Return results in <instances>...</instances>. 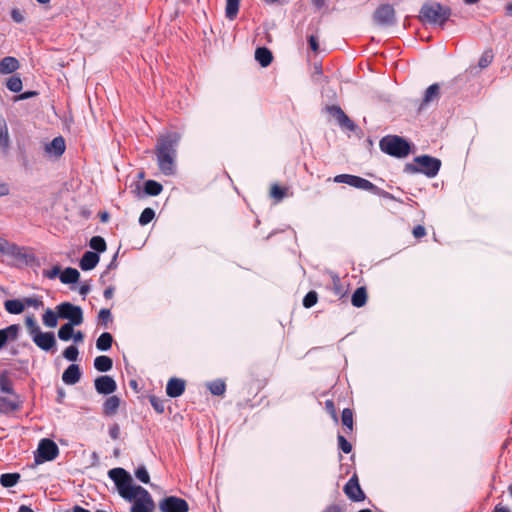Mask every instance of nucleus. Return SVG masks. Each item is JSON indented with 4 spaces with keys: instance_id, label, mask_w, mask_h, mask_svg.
Returning a JSON list of instances; mask_svg holds the SVG:
<instances>
[{
    "instance_id": "nucleus-1",
    "label": "nucleus",
    "mask_w": 512,
    "mask_h": 512,
    "mask_svg": "<svg viewBox=\"0 0 512 512\" xmlns=\"http://www.w3.org/2000/svg\"><path fill=\"white\" fill-rule=\"evenodd\" d=\"M181 140L178 132H169L160 135L155 146L157 164L160 171L171 176L176 172L177 147Z\"/></svg>"
},
{
    "instance_id": "nucleus-2",
    "label": "nucleus",
    "mask_w": 512,
    "mask_h": 512,
    "mask_svg": "<svg viewBox=\"0 0 512 512\" xmlns=\"http://www.w3.org/2000/svg\"><path fill=\"white\" fill-rule=\"evenodd\" d=\"M108 477L113 481L120 497L128 502L135 498L137 489L142 488V486L134 484L131 474L122 467L110 469Z\"/></svg>"
},
{
    "instance_id": "nucleus-3",
    "label": "nucleus",
    "mask_w": 512,
    "mask_h": 512,
    "mask_svg": "<svg viewBox=\"0 0 512 512\" xmlns=\"http://www.w3.org/2000/svg\"><path fill=\"white\" fill-rule=\"evenodd\" d=\"M451 9L437 2L424 3L420 9L419 18L424 23L444 27L451 16Z\"/></svg>"
},
{
    "instance_id": "nucleus-4",
    "label": "nucleus",
    "mask_w": 512,
    "mask_h": 512,
    "mask_svg": "<svg viewBox=\"0 0 512 512\" xmlns=\"http://www.w3.org/2000/svg\"><path fill=\"white\" fill-rule=\"evenodd\" d=\"M441 167V161L438 158L429 155H421L414 158V163H407L404 171L407 173H422L427 177H435Z\"/></svg>"
},
{
    "instance_id": "nucleus-5",
    "label": "nucleus",
    "mask_w": 512,
    "mask_h": 512,
    "mask_svg": "<svg viewBox=\"0 0 512 512\" xmlns=\"http://www.w3.org/2000/svg\"><path fill=\"white\" fill-rule=\"evenodd\" d=\"M333 181L335 183H344L360 190L369 191L374 195L382 196L384 198H392L390 193L382 190L369 180L360 176L351 174H339L334 177Z\"/></svg>"
},
{
    "instance_id": "nucleus-6",
    "label": "nucleus",
    "mask_w": 512,
    "mask_h": 512,
    "mask_svg": "<svg viewBox=\"0 0 512 512\" xmlns=\"http://www.w3.org/2000/svg\"><path fill=\"white\" fill-rule=\"evenodd\" d=\"M379 147L384 153L396 158H404L410 153L409 142L397 135L383 137L379 142Z\"/></svg>"
},
{
    "instance_id": "nucleus-7",
    "label": "nucleus",
    "mask_w": 512,
    "mask_h": 512,
    "mask_svg": "<svg viewBox=\"0 0 512 512\" xmlns=\"http://www.w3.org/2000/svg\"><path fill=\"white\" fill-rule=\"evenodd\" d=\"M58 315L61 319L68 320L67 323L81 325L83 323V310L80 306L70 302H62L56 306Z\"/></svg>"
},
{
    "instance_id": "nucleus-8",
    "label": "nucleus",
    "mask_w": 512,
    "mask_h": 512,
    "mask_svg": "<svg viewBox=\"0 0 512 512\" xmlns=\"http://www.w3.org/2000/svg\"><path fill=\"white\" fill-rule=\"evenodd\" d=\"M59 454V448L56 443L48 438L40 440L37 451L35 452V462L37 464L52 461Z\"/></svg>"
},
{
    "instance_id": "nucleus-9",
    "label": "nucleus",
    "mask_w": 512,
    "mask_h": 512,
    "mask_svg": "<svg viewBox=\"0 0 512 512\" xmlns=\"http://www.w3.org/2000/svg\"><path fill=\"white\" fill-rule=\"evenodd\" d=\"M131 502L130 512H153L155 509V503L151 494L143 487L137 489L135 498Z\"/></svg>"
},
{
    "instance_id": "nucleus-10",
    "label": "nucleus",
    "mask_w": 512,
    "mask_h": 512,
    "mask_svg": "<svg viewBox=\"0 0 512 512\" xmlns=\"http://www.w3.org/2000/svg\"><path fill=\"white\" fill-rule=\"evenodd\" d=\"M159 510L161 512H188L189 505L182 498L167 496L159 502Z\"/></svg>"
},
{
    "instance_id": "nucleus-11",
    "label": "nucleus",
    "mask_w": 512,
    "mask_h": 512,
    "mask_svg": "<svg viewBox=\"0 0 512 512\" xmlns=\"http://www.w3.org/2000/svg\"><path fill=\"white\" fill-rule=\"evenodd\" d=\"M34 344L43 351L54 352L56 347V338L53 332L39 331L32 337Z\"/></svg>"
},
{
    "instance_id": "nucleus-12",
    "label": "nucleus",
    "mask_w": 512,
    "mask_h": 512,
    "mask_svg": "<svg viewBox=\"0 0 512 512\" xmlns=\"http://www.w3.org/2000/svg\"><path fill=\"white\" fill-rule=\"evenodd\" d=\"M374 20L381 26H391L395 23V10L389 5H381L374 13Z\"/></svg>"
},
{
    "instance_id": "nucleus-13",
    "label": "nucleus",
    "mask_w": 512,
    "mask_h": 512,
    "mask_svg": "<svg viewBox=\"0 0 512 512\" xmlns=\"http://www.w3.org/2000/svg\"><path fill=\"white\" fill-rule=\"evenodd\" d=\"M344 492L347 497L354 502H360L365 499V494L359 485L356 475L352 476L345 484Z\"/></svg>"
},
{
    "instance_id": "nucleus-14",
    "label": "nucleus",
    "mask_w": 512,
    "mask_h": 512,
    "mask_svg": "<svg viewBox=\"0 0 512 512\" xmlns=\"http://www.w3.org/2000/svg\"><path fill=\"white\" fill-rule=\"evenodd\" d=\"M94 386L99 394L109 395L116 391L117 384L115 380L108 375L99 376L94 381Z\"/></svg>"
},
{
    "instance_id": "nucleus-15",
    "label": "nucleus",
    "mask_w": 512,
    "mask_h": 512,
    "mask_svg": "<svg viewBox=\"0 0 512 512\" xmlns=\"http://www.w3.org/2000/svg\"><path fill=\"white\" fill-rule=\"evenodd\" d=\"M20 326L12 324L6 328L0 329V349H2L9 341H15L18 338Z\"/></svg>"
},
{
    "instance_id": "nucleus-16",
    "label": "nucleus",
    "mask_w": 512,
    "mask_h": 512,
    "mask_svg": "<svg viewBox=\"0 0 512 512\" xmlns=\"http://www.w3.org/2000/svg\"><path fill=\"white\" fill-rule=\"evenodd\" d=\"M440 98V85L438 83H434L430 85L424 93V97L419 106V110L424 109L431 103L437 101Z\"/></svg>"
},
{
    "instance_id": "nucleus-17",
    "label": "nucleus",
    "mask_w": 512,
    "mask_h": 512,
    "mask_svg": "<svg viewBox=\"0 0 512 512\" xmlns=\"http://www.w3.org/2000/svg\"><path fill=\"white\" fill-rule=\"evenodd\" d=\"M10 136L5 118L0 114V150L3 155L10 151Z\"/></svg>"
},
{
    "instance_id": "nucleus-18",
    "label": "nucleus",
    "mask_w": 512,
    "mask_h": 512,
    "mask_svg": "<svg viewBox=\"0 0 512 512\" xmlns=\"http://www.w3.org/2000/svg\"><path fill=\"white\" fill-rule=\"evenodd\" d=\"M81 378V370L79 365H69L62 374V381L67 385H74L79 382Z\"/></svg>"
},
{
    "instance_id": "nucleus-19",
    "label": "nucleus",
    "mask_w": 512,
    "mask_h": 512,
    "mask_svg": "<svg viewBox=\"0 0 512 512\" xmlns=\"http://www.w3.org/2000/svg\"><path fill=\"white\" fill-rule=\"evenodd\" d=\"M185 391V381L180 378H171L166 386V393L171 398L181 396Z\"/></svg>"
},
{
    "instance_id": "nucleus-20",
    "label": "nucleus",
    "mask_w": 512,
    "mask_h": 512,
    "mask_svg": "<svg viewBox=\"0 0 512 512\" xmlns=\"http://www.w3.org/2000/svg\"><path fill=\"white\" fill-rule=\"evenodd\" d=\"M99 260L100 257L98 253L93 251H86L80 259L79 266L83 271H90L97 266Z\"/></svg>"
},
{
    "instance_id": "nucleus-21",
    "label": "nucleus",
    "mask_w": 512,
    "mask_h": 512,
    "mask_svg": "<svg viewBox=\"0 0 512 512\" xmlns=\"http://www.w3.org/2000/svg\"><path fill=\"white\" fill-rule=\"evenodd\" d=\"M65 141L64 138L59 136L55 137L50 143L46 144L45 152L60 157L65 152Z\"/></svg>"
},
{
    "instance_id": "nucleus-22",
    "label": "nucleus",
    "mask_w": 512,
    "mask_h": 512,
    "mask_svg": "<svg viewBox=\"0 0 512 512\" xmlns=\"http://www.w3.org/2000/svg\"><path fill=\"white\" fill-rule=\"evenodd\" d=\"M20 67L19 61L12 56H6L0 60V74H12Z\"/></svg>"
},
{
    "instance_id": "nucleus-23",
    "label": "nucleus",
    "mask_w": 512,
    "mask_h": 512,
    "mask_svg": "<svg viewBox=\"0 0 512 512\" xmlns=\"http://www.w3.org/2000/svg\"><path fill=\"white\" fill-rule=\"evenodd\" d=\"M120 398L116 395L108 397L103 403V414L113 416L117 413L120 406Z\"/></svg>"
},
{
    "instance_id": "nucleus-24",
    "label": "nucleus",
    "mask_w": 512,
    "mask_h": 512,
    "mask_svg": "<svg viewBox=\"0 0 512 512\" xmlns=\"http://www.w3.org/2000/svg\"><path fill=\"white\" fill-rule=\"evenodd\" d=\"M255 59L262 67H267L273 60L272 52L266 47H258L255 51Z\"/></svg>"
},
{
    "instance_id": "nucleus-25",
    "label": "nucleus",
    "mask_w": 512,
    "mask_h": 512,
    "mask_svg": "<svg viewBox=\"0 0 512 512\" xmlns=\"http://www.w3.org/2000/svg\"><path fill=\"white\" fill-rule=\"evenodd\" d=\"M79 277L80 273L78 272V270L72 267H67L66 269H64V271L61 272L59 276L60 281L63 284H74L79 280Z\"/></svg>"
},
{
    "instance_id": "nucleus-26",
    "label": "nucleus",
    "mask_w": 512,
    "mask_h": 512,
    "mask_svg": "<svg viewBox=\"0 0 512 512\" xmlns=\"http://www.w3.org/2000/svg\"><path fill=\"white\" fill-rule=\"evenodd\" d=\"M94 367L99 372L110 371L113 367V360L106 355L97 356L94 359Z\"/></svg>"
},
{
    "instance_id": "nucleus-27",
    "label": "nucleus",
    "mask_w": 512,
    "mask_h": 512,
    "mask_svg": "<svg viewBox=\"0 0 512 512\" xmlns=\"http://www.w3.org/2000/svg\"><path fill=\"white\" fill-rule=\"evenodd\" d=\"M0 391L5 394H15L13 383L9 378V372L7 370L0 372Z\"/></svg>"
},
{
    "instance_id": "nucleus-28",
    "label": "nucleus",
    "mask_w": 512,
    "mask_h": 512,
    "mask_svg": "<svg viewBox=\"0 0 512 512\" xmlns=\"http://www.w3.org/2000/svg\"><path fill=\"white\" fill-rule=\"evenodd\" d=\"M367 302V291L365 287L357 288L352 294L351 303L354 307H363Z\"/></svg>"
},
{
    "instance_id": "nucleus-29",
    "label": "nucleus",
    "mask_w": 512,
    "mask_h": 512,
    "mask_svg": "<svg viewBox=\"0 0 512 512\" xmlns=\"http://www.w3.org/2000/svg\"><path fill=\"white\" fill-rule=\"evenodd\" d=\"M4 307L8 313L15 315L21 314L25 309L24 301L18 299L6 300Z\"/></svg>"
},
{
    "instance_id": "nucleus-30",
    "label": "nucleus",
    "mask_w": 512,
    "mask_h": 512,
    "mask_svg": "<svg viewBox=\"0 0 512 512\" xmlns=\"http://www.w3.org/2000/svg\"><path fill=\"white\" fill-rule=\"evenodd\" d=\"M58 311L47 308L44 314L42 315L43 324L48 328H55L58 324Z\"/></svg>"
},
{
    "instance_id": "nucleus-31",
    "label": "nucleus",
    "mask_w": 512,
    "mask_h": 512,
    "mask_svg": "<svg viewBox=\"0 0 512 512\" xmlns=\"http://www.w3.org/2000/svg\"><path fill=\"white\" fill-rule=\"evenodd\" d=\"M3 255H6L15 260H24L26 258V254L24 253L23 248L11 242L7 245Z\"/></svg>"
},
{
    "instance_id": "nucleus-32",
    "label": "nucleus",
    "mask_w": 512,
    "mask_h": 512,
    "mask_svg": "<svg viewBox=\"0 0 512 512\" xmlns=\"http://www.w3.org/2000/svg\"><path fill=\"white\" fill-rule=\"evenodd\" d=\"M113 337L109 332H103L96 341V347L100 351H108L112 347Z\"/></svg>"
},
{
    "instance_id": "nucleus-33",
    "label": "nucleus",
    "mask_w": 512,
    "mask_h": 512,
    "mask_svg": "<svg viewBox=\"0 0 512 512\" xmlns=\"http://www.w3.org/2000/svg\"><path fill=\"white\" fill-rule=\"evenodd\" d=\"M20 478L21 476L19 473H4L0 476V483L3 487L10 488L15 486L19 482Z\"/></svg>"
},
{
    "instance_id": "nucleus-34",
    "label": "nucleus",
    "mask_w": 512,
    "mask_h": 512,
    "mask_svg": "<svg viewBox=\"0 0 512 512\" xmlns=\"http://www.w3.org/2000/svg\"><path fill=\"white\" fill-rule=\"evenodd\" d=\"M7 89L11 92L18 93L22 90L23 83L18 75H12L6 79L5 83Z\"/></svg>"
},
{
    "instance_id": "nucleus-35",
    "label": "nucleus",
    "mask_w": 512,
    "mask_h": 512,
    "mask_svg": "<svg viewBox=\"0 0 512 512\" xmlns=\"http://www.w3.org/2000/svg\"><path fill=\"white\" fill-rule=\"evenodd\" d=\"M74 326L76 324L65 323L58 330V338L62 341H69L74 335Z\"/></svg>"
},
{
    "instance_id": "nucleus-36",
    "label": "nucleus",
    "mask_w": 512,
    "mask_h": 512,
    "mask_svg": "<svg viewBox=\"0 0 512 512\" xmlns=\"http://www.w3.org/2000/svg\"><path fill=\"white\" fill-rule=\"evenodd\" d=\"M240 0H226L225 14L229 20H234L239 11Z\"/></svg>"
},
{
    "instance_id": "nucleus-37",
    "label": "nucleus",
    "mask_w": 512,
    "mask_h": 512,
    "mask_svg": "<svg viewBox=\"0 0 512 512\" xmlns=\"http://www.w3.org/2000/svg\"><path fill=\"white\" fill-rule=\"evenodd\" d=\"M162 185L154 180H148L144 183V192L150 196H157L161 193Z\"/></svg>"
},
{
    "instance_id": "nucleus-38",
    "label": "nucleus",
    "mask_w": 512,
    "mask_h": 512,
    "mask_svg": "<svg viewBox=\"0 0 512 512\" xmlns=\"http://www.w3.org/2000/svg\"><path fill=\"white\" fill-rule=\"evenodd\" d=\"M89 246L96 253L104 252L107 248L106 241L101 236H93L89 241Z\"/></svg>"
},
{
    "instance_id": "nucleus-39",
    "label": "nucleus",
    "mask_w": 512,
    "mask_h": 512,
    "mask_svg": "<svg viewBox=\"0 0 512 512\" xmlns=\"http://www.w3.org/2000/svg\"><path fill=\"white\" fill-rule=\"evenodd\" d=\"M19 408H20V404L18 402H15V401H12L5 397L0 396V413L16 411Z\"/></svg>"
},
{
    "instance_id": "nucleus-40",
    "label": "nucleus",
    "mask_w": 512,
    "mask_h": 512,
    "mask_svg": "<svg viewBox=\"0 0 512 512\" xmlns=\"http://www.w3.org/2000/svg\"><path fill=\"white\" fill-rule=\"evenodd\" d=\"M209 391L216 396H221L225 393L226 385L222 380H214L208 384Z\"/></svg>"
},
{
    "instance_id": "nucleus-41",
    "label": "nucleus",
    "mask_w": 512,
    "mask_h": 512,
    "mask_svg": "<svg viewBox=\"0 0 512 512\" xmlns=\"http://www.w3.org/2000/svg\"><path fill=\"white\" fill-rule=\"evenodd\" d=\"M25 325L31 338L33 335L41 331L35 317L33 315L27 316L25 319Z\"/></svg>"
},
{
    "instance_id": "nucleus-42",
    "label": "nucleus",
    "mask_w": 512,
    "mask_h": 512,
    "mask_svg": "<svg viewBox=\"0 0 512 512\" xmlns=\"http://www.w3.org/2000/svg\"><path fill=\"white\" fill-rule=\"evenodd\" d=\"M155 217V211L152 208H145L139 217V224L144 226L150 223Z\"/></svg>"
},
{
    "instance_id": "nucleus-43",
    "label": "nucleus",
    "mask_w": 512,
    "mask_h": 512,
    "mask_svg": "<svg viewBox=\"0 0 512 512\" xmlns=\"http://www.w3.org/2000/svg\"><path fill=\"white\" fill-rule=\"evenodd\" d=\"M135 477L144 484L150 483V475L144 465L139 466L135 470Z\"/></svg>"
},
{
    "instance_id": "nucleus-44",
    "label": "nucleus",
    "mask_w": 512,
    "mask_h": 512,
    "mask_svg": "<svg viewBox=\"0 0 512 512\" xmlns=\"http://www.w3.org/2000/svg\"><path fill=\"white\" fill-rule=\"evenodd\" d=\"M342 424L347 427L349 430H352L353 428V412L349 408H345L342 411L341 415Z\"/></svg>"
},
{
    "instance_id": "nucleus-45",
    "label": "nucleus",
    "mask_w": 512,
    "mask_h": 512,
    "mask_svg": "<svg viewBox=\"0 0 512 512\" xmlns=\"http://www.w3.org/2000/svg\"><path fill=\"white\" fill-rule=\"evenodd\" d=\"M342 129H346L350 132H355L358 126L345 114L338 122Z\"/></svg>"
},
{
    "instance_id": "nucleus-46",
    "label": "nucleus",
    "mask_w": 512,
    "mask_h": 512,
    "mask_svg": "<svg viewBox=\"0 0 512 512\" xmlns=\"http://www.w3.org/2000/svg\"><path fill=\"white\" fill-rule=\"evenodd\" d=\"M286 195V189L280 187L277 184L272 185L270 190V196L274 198L277 202H280L283 200V198Z\"/></svg>"
},
{
    "instance_id": "nucleus-47",
    "label": "nucleus",
    "mask_w": 512,
    "mask_h": 512,
    "mask_svg": "<svg viewBox=\"0 0 512 512\" xmlns=\"http://www.w3.org/2000/svg\"><path fill=\"white\" fill-rule=\"evenodd\" d=\"M99 324L107 327L108 323L112 321V314L110 309L103 308L98 313Z\"/></svg>"
},
{
    "instance_id": "nucleus-48",
    "label": "nucleus",
    "mask_w": 512,
    "mask_h": 512,
    "mask_svg": "<svg viewBox=\"0 0 512 512\" xmlns=\"http://www.w3.org/2000/svg\"><path fill=\"white\" fill-rule=\"evenodd\" d=\"M318 301V294L316 291H309L303 298V306L305 308L313 307Z\"/></svg>"
},
{
    "instance_id": "nucleus-49",
    "label": "nucleus",
    "mask_w": 512,
    "mask_h": 512,
    "mask_svg": "<svg viewBox=\"0 0 512 512\" xmlns=\"http://www.w3.org/2000/svg\"><path fill=\"white\" fill-rule=\"evenodd\" d=\"M79 355L78 348L74 345L68 346L63 351V357L68 361H76Z\"/></svg>"
},
{
    "instance_id": "nucleus-50",
    "label": "nucleus",
    "mask_w": 512,
    "mask_h": 512,
    "mask_svg": "<svg viewBox=\"0 0 512 512\" xmlns=\"http://www.w3.org/2000/svg\"><path fill=\"white\" fill-rule=\"evenodd\" d=\"M149 400H150L151 406L154 408V410L156 412H158V413H163L164 412V410H165V402L162 399H160V398H158L156 396H151Z\"/></svg>"
},
{
    "instance_id": "nucleus-51",
    "label": "nucleus",
    "mask_w": 512,
    "mask_h": 512,
    "mask_svg": "<svg viewBox=\"0 0 512 512\" xmlns=\"http://www.w3.org/2000/svg\"><path fill=\"white\" fill-rule=\"evenodd\" d=\"M492 61L493 54L490 51H485L479 59L478 66L482 69L486 68L492 63Z\"/></svg>"
},
{
    "instance_id": "nucleus-52",
    "label": "nucleus",
    "mask_w": 512,
    "mask_h": 512,
    "mask_svg": "<svg viewBox=\"0 0 512 512\" xmlns=\"http://www.w3.org/2000/svg\"><path fill=\"white\" fill-rule=\"evenodd\" d=\"M326 109L327 112L337 120V122H339V120L345 115V112L337 105L328 106Z\"/></svg>"
},
{
    "instance_id": "nucleus-53",
    "label": "nucleus",
    "mask_w": 512,
    "mask_h": 512,
    "mask_svg": "<svg viewBox=\"0 0 512 512\" xmlns=\"http://www.w3.org/2000/svg\"><path fill=\"white\" fill-rule=\"evenodd\" d=\"M25 307H33L35 309L43 306V301L38 297H26L23 299Z\"/></svg>"
},
{
    "instance_id": "nucleus-54",
    "label": "nucleus",
    "mask_w": 512,
    "mask_h": 512,
    "mask_svg": "<svg viewBox=\"0 0 512 512\" xmlns=\"http://www.w3.org/2000/svg\"><path fill=\"white\" fill-rule=\"evenodd\" d=\"M337 439L339 448L346 454L350 453L352 445L347 441V439L343 435H338Z\"/></svg>"
},
{
    "instance_id": "nucleus-55",
    "label": "nucleus",
    "mask_w": 512,
    "mask_h": 512,
    "mask_svg": "<svg viewBox=\"0 0 512 512\" xmlns=\"http://www.w3.org/2000/svg\"><path fill=\"white\" fill-rule=\"evenodd\" d=\"M60 274H61V269H60V266H58V265L54 266L51 270L43 271V275L45 277H47L48 279H54L58 275L60 276Z\"/></svg>"
},
{
    "instance_id": "nucleus-56",
    "label": "nucleus",
    "mask_w": 512,
    "mask_h": 512,
    "mask_svg": "<svg viewBox=\"0 0 512 512\" xmlns=\"http://www.w3.org/2000/svg\"><path fill=\"white\" fill-rule=\"evenodd\" d=\"M109 436L113 439V440H117L120 436V427L118 424H113L109 427Z\"/></svg>"
},
{
    "instance_id": "nucleus-57",
    "label": "nucleus",
    "mask_w": 512,
    "mask_h": 512,
    "mask_svg": "<svg viewBox=\"0 0 512 512\" xmlns=\"http://www.w3.org/2000/svg\"><path fill=\"white\" fill-rule=\"evenodd\" d=\"M11 18L16 23H22L24 21V16H23L22 12L17 8L12 9Z\"/></svg>"
},
{
    "instance_id": "nucleus-58",
    "label": "nucleus",
    "mask_w": 512,
    "mask_h": 512,
    "mask_svg": "<svg viewBox=\"0 0 512 512\" xmlns=\"http://www.w3.org/2000/svg\"><path fill=\"white\" fill-rule=\"evenodd\" d=\"M412 233L415 238H421L426 235V229L422 225H417L413 228Z\"/></svg>"
},
{
    "instance_id": "nucleus-59",
    "label": "nucleus",
    "mask_w": 512,
    "mask_h": 512,
    "mask_svg": "<svg viewBox=\"0 0 512 512\" xmlns=\"http://www.w3.org/2000/svg\"><path fill=\"white\" fill-rule=\"evenodd\" d=\"M38 95L37 91H25L16 97V100H26Z\"/></svg>"
},
{
    "instance_id": "nucleus-60",
    "label": "nucleus",
    "mask_w": 512,
    "mask_h": 512,
    "mask_svg": "<svg viewBox=\"0 0 512 512\" xmlns=\"http://www.w3.org/2000/svg\"><path fill=\"white\" fill-rule=\"evenodd\" d=\"M308 43H309V46L312 49V51L318 52L319 44H318L317 38L314 35H310L308 37Z\"/></svg>"
},
{
    "instance_id": "nucleus-61",
    "label": "nucleus",
    "mask_w": 512,
    "mask_h": 512,
    "mask_svg": "<svg viewBox=\"0 0 512 512\" xmlns=\"http://www.w3.org/2000/svg\"><path fill=\"white\" fill-rule=\"evenodd\" d=\"M322 512H342V508L337 504H332L326 507Z\"/></svg>"
},
{
    "instance_id": "nucleus-62",
    "label": "nucleus",
    "mask_w": 512,
    "mask_h": 512,
    "mask_svg": "<svg viewBox=\"0 0 512 512\" xmlns=\"http://www.w3.org/2000/svg\"><path fill=\"white\" fill-rule=\"evenodd\" d=\"M91 290V287L88 283H83L79 288V293L83 296L87 295Z\"/></svg>"
},
{
    "instance_id": "nucleus-63",
    "label": "nucleus",
    "mask_w": 512,
    "mask_h": 512,
    "mask_svg": "<svg viewBox=\"0 0 512 512\" xmlns=\"http://www.w3.org/2000/svg\"><path fill=\"white\" fill-rule=\"evenodd\" d=\"M114 295V287L109 286L104 290L103 296L105 299H111Z\"/></svg>"
},
{
    "instance_id": "nucleus-64",
    "label": "nucleus",
    "mask_w": 512,
    "mask_h": 512,
    "mask_svg": "<svg viewBox=\"0 0 512 512\" xmlns=\"http://www.w3.org/2000/svg\"><path fill=\"white\" fill-rule=\"evenodd\" d=\"M493 512H510V510L507 507L503 506L502 504H497Z\"/></svg>"
}]
</instances>
